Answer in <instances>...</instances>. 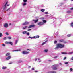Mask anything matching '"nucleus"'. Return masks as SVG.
I'll list each match as a JSON object with an SVG mask.
<instances>
[{
	"mask_svg": "<svg viewBox=\"0 0 73 73\" xmlns=\"http://www.w3.org/2000/svg\"><path fill=\"white\" fill-rule=\"evenodd\" d=\"M57 46L58 48H64V45H62L60 44H58L57 45Z\"/></svg>",
	"mask_w": 73,
	"mask_h": 73,
	"instance_id": "nucleus-1",
	"label": "nucleus"
},
{
	"mask_svg": "<svg viewBox=\"0 0 73 73\" xmlns=\"http://www.w3.org/2000/svg\"><path fill=\"white\" fill-rule=\"evenodd\" d=\"M8 2L7 1L6 3L3 6V8H4L3 9H4L5 8H6V7H7V6H9V5H10L9 4L7 5V4H8Z\"/></svg>",
	"mask_w": 73,
	"mask_h": 73,
	"instance_id": "nucleus-2",
	"label": "nucleus"
},
{
	"mask_svg": "<svg viewBox=\"0 0 73 73\" xmlns=\"http://www.w3.org/2000/svg\"><path fill=\"white\" fill-rule=\"evenodd\" d=\"M52 66H53L54 67L52 68L53 70H57V66H58V65H56V64H55V65H53Z\"/></svg>",
	"mask_w": 73,
	"mask_h": 73,
	"instance_id": "nucleus-3",
	"label": "nucleus"
},
{
	"mask_svg": "<svg viewBox=\"0 0 73 73\" xmlns=\"http://www.w3.org/2000/svg\"><path fill=\"white\" fill-rule=\"evenodd\" d=\"M36 25H29V27H28V28H32L33 27H35Z\"/></svg>",
	"mask_w": 73,
	"mask_h": 73,
	"instance_id": "nucleus-4",
	"label": "nucleus"
},
{
	"mask_svg": "<svg viewBox=\"0 0 73 73\" xmlns=\"http://www.w3.org/2000/svg\"><path fill=\"white\" fill-rule=\"evenodd\" d=\"M29 24V22H25L23 23L22 24L23 25H28Z\"/></svg>",
	"mask_w": 73,
	"mask_h": 73,
	"instance_id": "nucleus-5",
	"label": "nucleus"
},
{
	"mask_svg": "<svg viewBox=\"0 0 73 73\" xmlns=\"http://www.w3.org/2000/svg\"><path fill=\"white\" fill-rule=\"evenodd\" d=\"M44 24V22H39L38 23V25H43V24Z\"/></svg>",
	"mask_w": 73,
	"mask_h": 73,
	"instance_id": "nucleus-6",
	"label": "nucleus"
},
{
	"mask_svg": "<svg viewBox=\"0 0 73 73\" xmlns=\"http://www.w3.org/2000/svg\"><path fill=\"white\" fill-rule=\"evenodd\" d=\"M22 53L23 54H28V53H29V52H27L26 51H24L22 52Z\"/></svg>",
	"mask_w": 73,
	"mask_h": 73,
	"instance_id": "nucleus-7",
	"label": "nucleus"
},
{
	"mask_svg": "<svg viewBox=\"0 0 73 73\" xmlns=\"http://www.w3.org/2000/svg\"><path fill=\"white\" fill-rule=\"evenodd\" d=\"M3 26L4 27H5V28H7V27H8V24L7 23H6L4 24Z\"/></svg>",
	"mask_w": 73,
	"mask_h": 73,
	"instance_id": "nucleus-8",
	"label": "nucleus"
},
{
	"mask_svg": "<svg viewBox=\"0 0 73 73\" xmlns=\"http://www.w3.org/2000/svg\"><path fill=\"white\" fill-rule=\"evenodd\" d=\"M39 37V35L35 36H34V38H38Z\"/></svg>",
	"mask_w": 73,
	"mask_h": 73,
	"instance_id": "nucleus-9",
	"label": "nucleus"
},
{
	"mask_svg": "<svg viewBox=\"0 0 73 73\" xmlns=\"http://www.w3.org/2000/svg\"><path fill=\"white\" fill-rule=\"evenodd\" d=\"M11 56H8V57H7L6 58V60H9V59H11Z\"/></svg>",
	"mask_w": 73,
	"mask_h": 73,
	"instance_id": "nucleus-10",
	"label": "nucleus"
},
{
	"mask_svg": "<svg viewBox=\"0 0 73 73\" xmlns=\"http://www.w3.org/2000/svg\"><path fill=\"white\" fill-rule=\"evenodd\" d=\"M38 19H37V20H32L33 21H34V23H37V22H38Z\"/></svg>",
	"mask_w": 73,
	"mask_h": 73,
	"instance_id": "nucleus-11",
	"label": "nucleus"
},
{
	"mask_svg": "<svg viewBox=\"0 0 73 73\" xmlns=\"http://www.w3.org/2000/svg\"><path fill=\"white\" fill-rule=\"evenodd\" d=\"M6 56H10V53H8L6 54L5 55Z\"/></svg>",
	"mask_w": 73,
	"mask_h": 73,
	"instance_id": "nucleus-12",
	"label": "nucleus"
},
{
	"mask_svg": "<svg viewBox=\"0 0 73 73\" xmlns=\"http://www.w3.org/2000/svg\"><path fill=\"white\" fill-rule=\"evenodd\" d=\"M27 27H28V26H25V27H23V29H26Z\"/></svg>",
	"mask_w": 73,
	"mask_h": 73,
	"instance_id": "nucleus-13",
	"label": "nucleus"
},
{
	"mask_svg": "<svg viewBox=\"0 0 73 73\" xmlns=\"http://www.w3.org/2000/svg\"><path fill=\"white\" fill-rule=\"evenodd\" d=\"M41 12H44L45 11V10L44 9H42L41 10Z\"/></svg>",
	"mask_w": 73,
	"mask_h": 73,
	"instance_id": "nucleus-14",
	"label": "nucleus"
},
{
	"mask_svg": "<svg viewBox=\"0 0 73 73\" xmlns=\"http://www.w3.org/2000/svg\"><path fill=\"white\" fill-rule=\"evenodd\" d=\"M48 42V40H47V41H45L43 43H42V45H44V44H45V43H46V42Z\"/></svg>",
	"mask_w": 73,
	"mask_h": 73,
	"instance_id": "nucleus-15",
	"label": "nucleus"
},
{
	"mask_svg": "<svg viewBox=\"0 0 73 73\" xmlns=\"http://www.w3.org/2000/svg\"><path fill=\"white\" fill-rule=\"evenodd\" d=\"M9 44H10L11 45H13V44L12 43V42H9Z\"/></svg>",
	"mask_w": 73,
	"mask_h": 73,
	"instance_id": "nucleus-16",
	"label": "nucleus"
},
{
	"mask_svg": "<svg viewBox=\"0 0 73 73\" xmlns=\"http://www.w3.org/2000/svg\"><path fill=\"white\" fill-rule=\"evenodd\" d=\"M62 54H68V53L66 52H62L61 53Z\"/></svg>",
	"mask_w": 73,
	"mask_h": 73,
	"instance_id": "nucleus-17",
	"label": "nucleus"
},
{
	"mask_svg": "<svg viewBox=\"0 0 73 73\" xmlns=\"http://www.w3.org/2000/svg\"><path fill=\"white\" fill-rule=\"evenodd\" d=\"M43 22L44 23H46V20H43Z\"/></svg>",
	"mask_w": 73,
	"mask_h": 73,
	"instance_id": "nucleus-18",
	"label": "nucleus"
},
{
	"mask_svg": "<svg viewBox=\"0 0 73 73\" xmlns=\"http://www.w3.org/2000/svg\"><path fill=\"white\" fill-rule=\"evenodd\" d=\"M23 34H25L26 33H27V31H24L23 32Z\"/></svg>",
	"mask_w": 73,
	"mask_h": 73,
	"instance_id": "nucleus-19",
	"label": "nucleus"
},
{
	"mask_svg": "<svg viewBox=\"0 0 73 73\" xmlns=\"http://www.w3.org/2000/svg\"><path fill=\"white\" fill-rule=\"evenodd\" d=\"M59 42H63L64 41V40L63 39H61L59 40Z\"/></svg>",
	"mask_w": 73,
	"mask_h": 73,
	"instance_id": "nucleus-20",
	"label": "nucleus"
},
{
	"mask_svg": "<svg viewBox=\"0 0 73 73\" xmlns=\"http://www.w3.org/2000/svg\"><path fill=\"white\" fill-rule=\"evenodd\" d=\"M71 26L72 27H73V22H72L71 23Z\"/></svg>",
	"mask_w": 73,
	"mask_h": 73,
	"instance_id": "nucleus-21",
	"label": "nucleus"
},
{
	"mask_svg": "<svg viewBox=\"0 0 73 73\" xmlns=\"http://www.w3.org/2000/svg\"><path fill=\"white\" fill-rule=\"evenodd\" d=\"M31 38V39H33V38H34V37H29L28 38Z\"/></svg>",
	"mask_w": 73,
	"mask_h": 73,
	"instance_id": "nucleus-22",
	"label": "nucleus"
},
{
	"mask_svg": "<svg viewBox=\"0 0 73 73\" xmlns=\"http://www.w3.org/2000/svg\"><path fill=\"white\" fill-rule=\"evenodd\" d=\"M3 37V34L0 33V37Z\"/></svg>",
	"mask_w": 73,
	"mask_h": 73,
	"instance_id": "nucleus-23",
	"label": "nucleus"
},
{
	"mask_svg": "<svg viewBox=\"0 0 73 73\" xmlns=\"http://www.w3.org/2000/svg\"><path fill=\"white\" fill-rule=\"evenodd\" d=\"M3 69H7V67H2Z\"/></svg>",
	"mask_w": 73,
	"mask_h": 73,
	"instance_id": "nucleus-24",
	"label": "nucleus"
},
{
	"mask_svg": "<svg viewBox=\"0 0 73 73\" xmlns=\"http://www.w3.org/2000/svg\"><path fill=\"white\" fill-rule=\"evenodd\" d=\"M67 37H71V34H68L67 36Z\"/></svg>",
	"mask_w": 73,
	"mask_h": 73,
	"instance_id": "nucleus-25",
	"label": "nucleus"
},
{
	"mask_svg": "<svg viewBox=\"0 0 73 73\" xmlns=\"http://www.w3.org/2000/svg\"><path fill=\"white\" fill-rule=\"evenodd\" d=\"M44 52H48V50L46 49H45L44 50Z\"/></svg>",
	"mask_w": 73,
	"mask_h": 73,
	"instance_id": "nucleus-26",
	"label": "nucleus"
},
{
	"mask_svg": "<svg viewBox=\"0 0 73 73\" xmlns=\"http://www.w3.org/2000/svg\"><path fill=\"white\" fill-rule=\"evenodd\" d=\"M23 1L24 3H27V0H23Z\"/></svg>",
	"mask_w": 73,
	"mask_h": 73,
	"instance_id": "nucleus-27",
	"label": "nucleus"
},
{
	"mask_svg": "<svg viewBox=\"0 0 73 73\" xmlns=\"http://www.w3.org/2000/svg\"><path fill=\"white\" fill-rule=\"evenodd\" d=\"M72 12L71 11H67V13H71Z\"/></svg>",
	"mask_w": 73,
	"mask_h": 73,
	"instance_id": "nucleus-28",
	"label": "nucleus"
},
{
	"mask_svg": "<svg viewBox=\"0 0 73 73\" xmlns=\"http://www.w3.org/2000/svg\"><path fill=\"white\" fill-rule=\"evenodd\" d=\"M5 34L6 35H7V36H8V35H9V34H8V32H6L5 33Z\"/></svg>",
	"mask_w": 73,
	"mask_h": 73,
	"instance_id": "nucleus-29",
	"label": "nucleus"
},
{
	"mask_svg": "<svg viewBox=\"0 0 73 73\" xmlns=\"http://www.w3.org/2000/svg\"><path fill=\"white\" fill-rule=\"evenodd\" d=\"M27 5V3H24L23 4V6H24L25 5Z\"/></svg>",
	"mask_w": 73,
	"mask_h": 73,
	"instance_id": "nucleus-30",
	"label": "nucleus"
},
{
	"mask_svg": "<svg viewBox=\"0 0 73 73\" xmlns=\"http://www.w3.org/2000/svg\"><path fill=\"white\" fill-rule=\"evenodd\" d=\"M51 73H56V71H51Z\"/></svg>",
	"mask_w": 73,
	"mask_h": 73,
	"instance_id": "nucleus-31",
	"label": "nucleus"
},
{
	"mask_svg": "<svg viewBox=\"0 0 73 73\" xmlns=\"http://www.w3.org/2000/svg\"><path fill=\"white\" fill-rule=\"evenodd\" d=\"M7 38H8V39H9V40H10L11 39V37H7Z\"/></svg>",
	"mask_w": 73,
	"mask_h": 73,
	"instance_id": "nucleus-32",
	"label": "nucleus"
},
{
	"mask_svg": "<svg viewBox=\"0 0 73 73\" xmlns=\"http://www.w3.org/2000/svg\"><path fill=\"white\" fill-rule=\"evenodd\" d=\"M58 49H59V48L58 47H57V46L55 48V49L56 50Z\"/></svg>",
	"mask_w": 73,
	"mask_h": 73,
	"instance_id": "nucleus-33",
	"label": "nucleus"
},
{
	"mask_svg": "<svg viewBox=\"0 0 73 73\" xmlns=\"http://www.w3.org/2000/svg\"><path fill=\"white\" fill-rule=\"evenodd\" d=\"M9 42H6L5 43L6 44H9Z\"/></svg>",
	"mask_w": 73,
	"mask_h": 73,
	"instance_id": "nucleus-34",
	"label": "nucleus"
},
{
	"mask_svg": "<svg viewBox=\"0 0 73 73\" xmlns=\"http://www.w3.org/2000/svg\"><path fill=\"white\" fill-rule=\"evenodd\" d=\"M15 51H20V50H14V51H13V52H15Z\"/></svg>",
	"mask_w": 73,
	"mask_h": 73,
	"instance_id": "nucleus-35",
	"label": "nucleus"
},
{
	"mask_svg": "<svg viewBox=\"0 0 73 73\" xmlns=\"http://www.w3.org/2000/svg\"><path fill=\"white\" fill-rule=\"evenodd\" d=\"M10 8H8V9H7V10H6V11H7V12H8V11H10V9H9Z\"/></svg>",
	"mask_w": 73,
	"mask_h": 73,
	"instance_id": "nucleus-36",
	"label": "nucleus"
},
{
	"mask_svg": "<svg viewBox=\"0 0 73 73\" xmlns=\"http://www.w3.org/2000/svg\"><path fill=\"white\" fill-rule=\"evenodd\" d=\"M72 53H73V52H69V53H68V54H72Z\"/></svg>",
	"mask_w": 73,
	"mask_h": 73,
	"instance_id": "nucleus-37",
	"label": "nucleus"
},
{
	"mask_svg": "<svg viewBox=\"0 0 73 73\" xmlns=\"http://www.w3.org/2000/svg\"><path fill=\"white\" fill-rule=\"evenodd\" d=\"M17 42H18V40H17L16 41L15 44H17Z\"/></svg>",
	"mask_w": 73,
	"mask_h": 73,
	"instance_id": "nucleus-38",
	"label": "nucleus"
},
{
	"mask_svg": "<svg viewBox=\"0 0 73 73\" xmlns=\"http://www.w3.org/2000/svg\"><path fill=\"white\" fill-rule=\"evenodd\" d=\"M70 70L71 72H72V71L73 70V69L72 68H70Z\"/></svg>",
	"mask_w": 73,
	"mask_h": 73,
	"instance_id": "nucleus-39",
	"label": "nucleus"
},
{
	"mask_svg": "<svg viewBox=\"0 0 73 73\" xmlns=\"http://www.w3.org/2000/svg\"><path fill=\"white\" fill-rule=\"evenodd\" d=\"M57 42V41L56 40L54 41V44H56Z\"/></svg>",
	"mask_w": 73,
	"mask_h": 73,
	"instance_id": "nucleus-40",
	"label": "nucleus"
},
{
	"mask_svg": "<svg viewBox=\"0 0 73 73\" xmlns=\"http://www.w3.org/2000/svg\"><path fill=\"white\" fill-rule=\"evenodd\" d=\"M23 62V61L21 60H20L19 62V63H21V62Z\"/></svg>",
	"mask_w": 73,
	"mask_h": 73,
	"instance_id": "nucleus-41",
	"label": "nucleus"
},
{
	"mask_svg": "<svg viewBox=\"0 0 73 73\" xmlns=\"http://www.w3.org/2000/svg\"><path fill=\"white\" fill-rule=\"evenodd\" d=\"M45 14L47 15V14H49V13H48V12H45Z\"/></svg>",
	"mask_w": 73,
	"mask_h": 73,
	"instance_id": "nucleus-42",
	"label": "nucleus"
},
{
	"mask_svg": "<svg viewBox=\"0 0 73 73\" xmlns=\"http://www.w3.org/2000/svg\"><path fill=\"white\" fill-rule=\"evenodd\" d=\"M26 33L27 35H29V32H27Z\"/></svg>",
	"mask_w": 73,
	"mask_h": 73,
	"instance_id": "nucleus-43",
	"label": "nucleus"
},
{
	"mask_svg": "<svg viewBox=\"0 0 73 73\" xmlns=\"http://www.w3.org/2000/svg\"><path fill=\"white\" fill-rule=\"evenodd\" d=\"M32 70H35V68H32Z\"/></svg>",
	"mask_w": 73,
	"mask_h": 73,
	"instance_id": "nucleus-44",
	"label": "nucleus"
},
{
	"mask_svg": "<svg viewBox=\"0 0 73 73\" xmlns=\"http://www.w3.org/2000/svg\"><path fill=\"white\" fill-rule=\"evenodd\" d=\"M66 57H64V60H65V59H66Z\"/></svg>",
	"mask_w": 73,
	"mask_h": 73,
	"instance_id": "nucleus-45",
	"label": "nucleus"
},
{
	"mask_svg": "<svg viewBox=\"0 0 73 73\" xmlns=\"http://www.w3.org/2000/svg\"><path fill=\"white\" fill-rule=\"evenodd\" d=\"M68 64V62H66L65 63V64Z\"/></svg>",
	"mask_w": 73,
	"mask_h": 73,
	"instance_id": "nucleus-46",
	"label": "nucleus"
},
{
	"mask_svg": "<svg viewBox=\"0 0 73 73\" xmlns=\"http://www.w3.org/2000/svg\"><path fill=\"white\" fill-rule=\"evenodd\" d=\"M64 44H65V43H67V42H66L64 41Z\"/></svg>",
	"mask_w": 73,
	"mask_h": 73,
	"instance_id": "nucleus-47",
	"label": "nucleus"
},
{
	"mask_svg": "<svg viewBox=\"0 0 73 73\" xmlns=\"http://www.w3.org/2000/svg\"><path fill=\"white\" fill-rule=\"evenodd\" d=\"M31 29H29L27 30V31H31Z\"/></svg>",
	"mask_w": 73,
	"mask_h": 73,
	"instance_id": "nucleus-48",
	"label": "nucleus"
},
{
	"mask_svg": "<svg viewBox=\"0 0 73 73\" xmlns=\"http://www.w3.org/2000/svg\"><path fill=\"white\" fill-rule=\"evenodd\" d=\"M70 9L71 10H73V7L72 8H71Z\"/></svg>",
	"mask_w": 73,
	"mask_h": 73,
	"instance_id": "nucleus-49",
	"label": "nucleus"
},
{
	"mask_svg": "<svg viewBox=\"0 0 73 73\" xmlns=\"http://www.w3.org/2000/svg\"><path fill=\"white\" fill-rule=\"evenodd\" d=\"M12 64V62H11V63H9V65L10 64Z\"/></svg>",
	"mask_w": 73,
	"mask_h": 73,
	"instance_id": "nucleus-50",
	"label": "nucleus"
},
{
	"mask_svg": "<svg viewBox=\"0 0 73 73\" xmlns=\"http://www.w3.org/2000/svg\"><path fill=\"white\" fill-rule=\"evenodd\" d=\"M27 50H29L30 51H31V50H29L28 49H27Z\"/></svg>",
	"mask_w": 73,
	"mask_h": 73,
	"instance_id": "nucleus-51",
	"label": "nucleus"
},
{
	"mask_svg": "<svg viewBox=\"0 0 73 73\" xmlns=\"http://www.w3.org/2000/svg\"><path fill=\"white\" fill-rule=\"evenodd\" d=\"M57 56H55V57H54V58H57Z\"/></svg>",
	"mask_w": 73,
	"mask_h": 73,
	"instance_id": "nucleus-52",
	"label": "nucleus"
},
{
	"mask_svg": "<svg viewBox=\"0 0 73 73\" xmlns=\"http://www.w3.org/2000/svg\"><path fill=\"white\" fill-rule=\"evenodd\" d=\"M4 40H6V37L4 38Z\"/></svg>",
	"mask_w": 73,
	"mask_h": 73,
	"instance_id": "nucleus-53",
	"label": "nucleus"
},
{
	"mask_svg": "<svg viewBox=\"0 0 73 73\" xmlns=\"http://www.w3.org/2000/svg\"><path fill=\"white\" fill-rule=\"evenodd\" d=\"M37 59H35V61H37Z\"/></svg>",
	"mask_w": 73,
	"mask_h": 73,
	"instance_id": "nucleus-54",
	"label": "nucleus"
},
{
	"mask_svg": "<svg viewBox=\"0 0 73 73\" xmlns=\"http://www.w3.org/2000/svg\"><path fill=\"white\" fill-rule=\"evenodd\" d=\"M31 66H29V68H31Z\"/></svg>",
	"mask_w": 73,
	"mask_h": 73,
	"instance_id": "nucleus-55",
	"label": "nucleus"
},
{
	"mask_svg": "<svg viewBox=\"0 0 73 73\" xmlns=\"http://www.w3.org/2000/svg\"><path fill=\"white\" fill-rule=\"evenodd\" d=\"M3 46H5V44H3Z\"/></svg>",
	"mask_w": 73,
	"mask_h": 73,
	"instance_id": "nucleus-56",
	"label": "nucleus"
},
{
	"mask_svg": "<svg viewBox=\"0 0 73 73\" xmlns=\"http://www.w3.org/2000/svg\"><path fill=\"white\" fill-rule=\"evenodd\" d=\"M71 60H73V57L71 58Z\"/></svg>",
	"mask_w": 73,
	"mask_h": 73,
	"instance_id": "nucleus-57",
	"label": "nucleus"
},
{
	"mask_svg": "<svg viewBox=\"0 0 73 73\" xmlns=\"http://www.w3.org/2000/svg\"><path fill=\"white\" fill-rule=\"evenodd\" d=\"M2 19V18L1 17L0 18V20L1 19Z\"/></svg>",
	"mask_w": 73,
	"mask_h": 73,
	"instance_id": "nucleus-58",
	"label": "nucleus"
},
{
	"mask_svg": "<svg viewBox=\"0 0 73 73\" xmlns=\"http://www.w3.org/2000/svg\"><path fill=\"white\" fill-rule=\"evenodd\" d=\"M59 65H61V63H59Z\"/></svg>",
	"mask_w": 73,
	"mask_h": 73,
	"instance_id": "nucleus-59",
	"label": "nucleus"
},
{
	"mask_svg": "<svg viewBox=\"0 0 73 73\" xmlns=\"http://www.w3.org/2000/svg\"><path fill=\"white\" fill-rule=\"evenodd\" d=\"M11 23H10V24H9L10 25H11Z\"/></svg>",
	"mask_w": 73,
	"mask_h": 73,
	"instance_id": "nucleus-60",
	"label": "nucleus"
},
{
	"mask_svg": "<svg viewBox=\"0 0 73 73\" xmlns=\"http://www.w3.org/2000/svg\"><path fill=\"white\" fill-rule=\"evenodd\" d=\"M37 72V71H35V72Z\"/></svg>",
	"mask_w": 73,
	"mask_h": 73,
	"instance_id": "nucleus-61",
	"label": "nucleus"
},
{
	"mask_svg": "<svg viewBox=\"0 0 73 73\" xmlns=\"http://www.w3.org/2000/svg\"><path fill=\"white\" fill-rule=\"evenodd\" d=\"M48 39V38H46V40H47Z\"/></svg>",
	"mask_w": 73,
	"mask_h": 73,
	"instance_id": "nucleus-62",
	"label": "nucleus"
},
{
	"mask_svg": "<svg viewBox=\"0 0 73 73\" xmlns=\"http://www.w3.org/2000/svg\"><path fill=\"white\" fill-rule=\"evenodd\" d=\"M71 1H73V0H71Z\"/></svg>",
	"mask_w": 73,
	"mask_h": 73,
	"instance_id": "nucleus-63",
	"label": "nucleus"
},
{
	"mask_svg": "<svg viewBox=\"0 0 73 73\" xmlns=\"http://www.w3.org/2000/svg\"><path fill=\"white\" fill-rule=\"evenodd\" d=\"M47 16H48V15H47Z\"/></svg>",
	"mask_w": 73,
	"mask_h": 73,
	"instance_id": "nucleus-64",
	"label": "nucleus"
}]
</instances>
